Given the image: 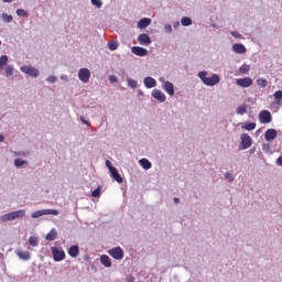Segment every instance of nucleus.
<instances>
[{"label":"nucleus","mask_w":282,"mask_h":282,"mask_svg":"<svg viewBox=\"0 0 282 282\" xmlns=\"http://www.w3.org/2000/svg\"><path fill=\"white\" fill-rule=\"evenodd\" d=\"M252 78L250 77H243V78H238L236 80V85H238V87H243V88H248V87H252Z\"/></svg>","instance_id":"nucleus-13"},{"label":"nucleus","mask_w":282,"mask_h":282,"mask_svg":"<svg viewBox=\"0 0 282 282\" xmlns=\"http://www.w3.org/2000/svg\"><path fill=\"white\" fill-rule=\"evenodd\" d=\"M29 162L26 160H22V159H15L13 161V165L15 166V169H21L22 166H28Z\"/></svg>","instance_id":"nucleus-25"},{"label":"nucleus","mask_w":282,"mask_h":282,"mask_svg":"<svg viewBox=\"0 0 282 282\" xmlns=\"http://www.w3.org/2000/svg\"><path fill=\"white\" fill-rule=\"evenodd\" d=\"M137 41L139 43V45H144L145 47H149V45H151L152 41H151V36H149V34L147 33H141L138 35Z\"/></svg>","instance_id":"nucleus-10"},{"label":"nucleus","mask_w":282,"mask_h":282,"mask_svg":"<svg viewBox=\"0 0 282 282\" xmlns=\"http://www.w3.org/2000/svg\"><path fill=\"white\" fill-rule=\"evenodd\" d=\"M13 17L12 15H10V14H8V13H2V21L4 22V23H12V21H13Z\"/></svg>","instance_id":"nucleus-37"},{"label":"nucleus","mask_w":282,"mask_h":282,"mask_svg":"<svg viewBox=\"0 0 282 282\" xmlns=\"http://www.w3.org/2000/svg\"><path fill=\"white\" fill-rule=\"evenodd\" d=\"M68 254L72 259H76L80 254V248L77 245H73L68 248Z\"/></svg>","instance_id":"nucleus-18"},{"label":"nucleus","mask_w":282,"mask_h":282,"mask_svg":"<svg viewBox=\"0 0 282 282\" xmlns=\"http://www.w3.org/2000/svg\"><path fill=\"white\" fill-rule=\"evenodd\" d=\"M15 14L18 17H22L23 19H28V17H30V13H28V11H25L24 9H18L15 11Z\"/></svg>","instance_id":"nucleus-34"},{"label":"nucleus","mask_w":282,"mask_h":282,"mask_svg":"<svg viewBox=\"0 0 282 282\" xmlns=\"http://www.w3.org/2000/svg\"><path fill=\"white\" fill-rule=\"evenodd\" d=\"M14 0H3L4 3H12Z\"/></svg>","instance_id":"nucleus-57"},{"label":"nucleus","mask_w":282,"mask_h":282,"mask_svg":"<svg viewBox=\"0 0 282 282\" xmlns=\"http://www.w3.org/2000/svg\"><path fill=\"white\" fill-rule=\"evenodd\" d=\"M230 34L234 36V39H243V35L237 31H231Z\"/></svg>","instance_id":"nucleus-44"},{"label":"nucleus","mask_w":282,"mask_h":282,"mask_svg":"<svg viewBox=\"0 0 282 282\" xmlns=\"http://www.w3.org/2000/svg\"><path fill=\"white\" fill-rule=\"evenodd\" d=\"M251 153H254V149L251 150Z\"/></svg>","instance_id":"nucleus-59"},{"label":"nucleus","mask_w":282,"mask_h":282,"mask_svg":"<svg viewBox=\"0 0 282 282\" xmlns=\"http://www.w3.org/2000/svg\"><path fill=\"white\" fill-rule=\"evenodd\" d=\"M241 129H245V131H254V129H257V123H254V122H249V123L243 122L241 124Z\"/></svg>","instance_id":"nucleus-24"},{"label":"nucleus","mask_w":282,"mask_h":282,"mask_svg":"<svg viewBox=\"0 0 282 282\" xmlns=\"http://www.w3.org/2000/svg\"><path fill=\"white\" fill-rule=\"evenodd\" d=\"M106 166L110 173H111L112 169H116V167H113V165L111 164V161H109V160L106 161Z\"/></svg>","instance_id":"nucleus-46"},{"label":"nucleus","mask_w":282,"mask_h":282,"mask_svg":"<svg viewBox=\"0 0 282 282\" xmlns=\"http://www.w3.org/2000/svg\"><path fill=\"white\" fill-rule=\"evenodd\" d=\"M225 178L228 180V182H235V175L230 172L225 173Z\"/></svg>","instance_id":"nucleus-43"},{"label":"nucleus","mask_w":282,"mask_h":282,"mask_svg":"<svg viewBox=\"0 0 282 282\" xmlns=\"http://www.w3.org/2000/svg\"><path fill=\"white\" fill-rule=\"evenodd\" d=\"M276 164H278V166H282V156L278 158Z\"/></svg>","instance_id":"nucleus-52"},{"label":"nucleus","mask_w":282,"mask_h":282,"mask_svg":"<svg viewBox=\"0 0 282 282\" xmlns=\"http://www.w3.org/2000/svg\"><path fill=\"white\" fill-rule=\"evenodd\" d=\"M1 45H2V42H1V40H0V47H1Z\"/></svg>","instance_id":"nucleus-60"},{"label":"nucleus","mask_w":282,"mask_h":282,"mask_svg":"<svg viewBox=\"0 0 282 282\" xmlns=\"http://www.w3.org/2000/svg\"><path fill=\"white\" fill-rule=\"evenodd\" d=\"M181 25H183L184 28H188V26L193 25V19H191L188 17H183L181 19Z\"/></svg>","instance_id":"nucleus-29"},{"label":"nucleus","mask_w":282,"mask_h":282,"mask_svg":"<svg viewBox=\"0 0 282 282\" xmlns=\"http://www.w3.org/2000/svg\"><path fill=\"white\" fill-rule=\"evenodd\" d=\"M159 82L162 84V89L169 96H175V86L173 83L166 80L164 77H160Z\"/></svg>","instance_id":"nucleus-4"},{"label":"nucleus","mask_w":282,"mask_h":282,"mask_svg":"<svg viewBox=\"0 0 282 282\" xmlns=\"http://www.w3.org/2000/svg\"><path fill=\"white\" fill-rule=\"evenodd\" d=\"M131 52L135 56H147L149 54V51L142 46H132Z\"/></svg>","instance_id":"nucleus-17"},{"label":"nucleus","mask_w":282,"mask_h":282,"mask_svg":"<svg viewBox=\"0 0 282 282\" xmlns=\"http://www.w3.org/2000/svg\"><path fill=\"white\" fill-rule=\"evenodd\" d=\"M44 215H54L55 217L59 215L58 210L56 209H41L33 212L31 214L32 219H39V217H43Z\"/></svg>","instance_id":"nucleus-6"},{"label":"nucleus","mask_w":282,"mask_h":282,"mask_svg":"<svg viewBox=\"0 0 282 282\" xmlns=\"http://www.w3.org/2000/svg\"><path fill=\"white\" fill-rule=\"evenodd\" d=\"M173 202H174V204H180V198L174 197V198H173Z\"/></svg>","instance_id":"nucleus-54"},{"label":"nucleus","mask_w":282,"mask_h":282,"mask_svg":"<svg viewBox=\"0 0 282 282\" xmlns=\"http://www.w3.org/2000/svg\"><path fill=\"white\" fill-rule=\"evenodd\" d=\"M262 149H263L264 153H270L272 148L270 147L269 143H263Z\"/></svg>","instance_id":"nucleus-45"},{"label":"nucleus","mask_w":282,"mask_h":282,"mask_svg":"<svg viewBox=\"0 0 282 282\" xmlns=\"http://www.w3.org/2000/svg\"><path fill=\"white\" fill-rule=\"evenodd\" d=\"M90 3L95 6V8H98V9L102 8V1L100 0H90Z\"/></svg>","instance_id":"nucleus-42"},{"label":"nucleus","mask_w":282,"mask_h":282,"mask_svg":"<svg viewBox=\"0 0 282 282\" xmlns=\"http://www.w3.org/2000/svg\"><path fill=\"white\" fill-rule=\"evenodd\" d=\"M151 23H152L151 18H143L138 21L137 28L139 30H147L149 25H151Z\"/></svg>","instance_id":"nucleus-15"},{"label":"nucleus","mask_w":282,"mask_h":282,"mask_svg":"<svg viewBox=\"0 0 282 282\" xmlns=\"http://www.w3.org/2000/svg\"><path fill=\"white\" fill-rule=\"evenodd\" d=\"M8 61H10L8 55L0 56V72H2L3 67H8Z\"/></svg>","instance_id":"nucleus-28"},{"label":"nucleus","mask_w":282,"mask_h":282,"mask_svg":"<svg viewBox=\"0 0 282 282\" xmlns=\"http://www.w3.org/2000/svg\"><path fill=\"white\" fill-rule=\"evenodd\" d=\"M163 30H164L165 34H173V25H171L169 23L164 24Z\"/></svg>","instance_id":"nucleus-39"},{"label":"nucleus","mask_w":282,"mask_h":282,"mask_svg":"<svg viewBox=\"0 0 282 282\" xmlns=\"http://www.w3.org/2000/svg\"><path fill=\"white\" fill-rule=\"evenodd\" d=\"M108 254L112 257V259H116L117 261H122V259H124V251L120 247H115L108 250Z\"/></svg>","instance_id":"nucleus-7"},{"label":"nucleus","mask_w":282,"mask_h":282,"mask_svg":"<svg viewBox=\"0 0 282 282\" xmlns=\"http://www.w3.org/2000/svg\"><path fill=\"white\" fill-rule=\"evenodd\" d=\"M29 243L30 246H32L33 248H36L39 246V238L36 236H31L29 238Z\"/></svg>","instance_id":"nucleus-35"},{"label":"nucleus","mask_w":282,"mask_h":282,"mask_svg":"<svg viewBox=\"0 0 282 282\" xmlns=\"http://www.w3.org/2000/svg\"><path fill=\"white\" fill-rule=\"evenodd\" d=\"M232 52H235V54H246L248 51L243 44H234Z\"/></svg>","instance_id":"nucleus-20"},{"label":"nucleus","mask_w":282,"mask_h":282,"mask_svg":"<svg viewBox=\"0 0 282 282\" xmlns=\"http://www.w3.org/2000/svg\"><path fill=\"white\" fill-rule=\"evenodd\" d=\"M127 83H128V87H130V89H138V80H135L133 78H127Z\"/></svg>","instance_id":"nucleus-32"},{"label":"nucleus","mask_w":282,"mask_h":282,"mask_svg":"<svg viewBox=\"0 0 282 282\" xmlns=\"http://www.w3.org/2000/svg\"><path fill=\"white\" fill-rule=\"evenodd\" d=\"M139 164L140 166H142V169H144V171H149V169L153 166V164L151 163V161H149V159H140Z\"/></svg>","instance_id":"nucleus-21"},{"label":"nucleus","mask_w":282,"mask_h":282,"mask_svg":"<svg viewBox=\"0 0 282 282\" xmlns=\"http://www.w3.org/2000/svg\"><path fill=\"white\" fill-rule=\"evenodd\" d=\"M126 281L127 282H135V278H133V275H128Z\"/></svg>","instance_id":"nucleus-51"},{"label":"nucleus","mask_w":282,"mask_h":282,"mask_svg":"<svg viewBox=\"0 0 282 282\" xmlns=\"http://www.w3.org/2000/svg\"><path fill=\"white\" fill-rule=\"evenodd\" d=\"M278 135H279V132H276L275 129H268L264 132V139L267 142H272V140H276Z\"/></svg>","instance_id":"nucleus-14"},{"label":"nucleus","mask_w":282,"mask_h":282,"mask_svg":"<svg viewBox=\"0 0 282 282\" xmlns=\"http://www.w3.org/2000/svg\"><path fill=\"white\" fill-rule=\"evenodd\" d=\"M17 254L22 261H30L31 254L29 251H18Z\"/></svg>","instance_id":"nucleus-27"},{"label":"nucleus","mask_w":282,"mask_h":282,"mask_svg":"<svg viewBox=\"0 0 282 282\" xmlns=\"http://www.w3.org/2000/svg\"><path fill=\"white\" fill-rule=\"evenodd\" d=\"M46 80H47V83H56V76H54V75H51V76H48L47 78H46Z\"/></svg>","instance_id":"nucleus-48"},{"label":"nucleus","mask_w":282,"mask_h":282,"mask_svg":"<svg viewBox=\"0 0 282 282\" xmlns=\"http://www.w3.org/2000/svg\"><path fill=\"white\" fill-rule=\"evenodd\" d=\"M138 96H144V91L138 90Z\"/></svg>","instance_id":"nucleus-55"},{"label":"nucleus","mask_w":282,"mask_h":282,"mask_svg":"<svg viewBox=\"0 0 282 282\" xmlns=\"http://www.w3.org/2000/svg\"><path fill=\"white\" fill-rule=\"evenodd\" d=\"M13 155L15 158H28L30 155L29 151H18V152H13Z\"/></svg>","instance_id":"nucleus-36"},{"label":"nucleus","mask_w":282,"mask_h":282,"mask_svg":"<svg viewBox=\"0 0 282 282\" xmlns=\"http://www.w3.org/2000/svg\"><path fill=\"white\" fill-rule=\"evenodd\" d=\"M173 28H174V30H180V21H174Z\"/></svg>","instance_id":"nucleus-50"},{"label":"nucleus","mask_w":282,"mask_h":282,"mask_svg":"<svg viewBox=\"0 0 282 282\" xmlns=\"http://www.w3.org/2000/svg\"><path fill=\"white\" fill-rule=\"evenodd\" d=\"M58 237V232L56 229H51V231L46 235L45 239L46 241H54Z\"/></svg>","instance_id":"nucleus-26"},{"label":"nucleus","mask_w":282,"mask_h":282,"mask_svg":"<svg viewBox=\"0 0 282 282\" xmlns=\"http://www.w3.org/2000/svg\"><path fill=\"white\" fill-rule=\"evenodd\" d=\"M239 72L241 74H248V72H250V65H247V64L241 65L239 68Z\"/></svg>","instance_id":"nucleus-40"},{"label":"nucleus","mask_w":282,"mask_h":282,"mask_svg":"<svg viewBox=\"0 0 282 282\" xmlns=\"http://www.w3.org/2000/svg\"><path fill=\"white\" fill-rule=\"evenodd\" d=\"M110 177H112V180H115V182H118V184H122L124 182V180L122 178V176L120 175V173H118V169H112V171L110 172Z\"/></svg>","instance_id":"nucleus-19"},{"label":"nucleus","mask_w":282,"mask_h":282,"mask_svg":"<svg viewBox=\"0 0 282 282\" xmlns=\"http://www.w3.org/2000/svg\"><path fill=\"white\" fill-rule=\"evenodd\" d=\"M52 254L54 261H63L65 259V251L63 249H58L56 247H52Z\"/></svg>","instance_id":"nucleus-11"},{"label":"nucleus","mask_w":282,"mask_h":282,"mask_svg":"<svg viewBox=\"0 0 282 282\" xmlns=\"http://www.w3.org/2000/svg\"><path fill=\"white\" fill-rule=\"evenodd\" d=\"M236 113L238 116H245V113H248V105L243 104L241 106H238L236 109Z\"/></svg>","instance_id":"nucleus-23"},{"label":"nucleus","mask_w":282,"mask_h":282,"mask_svg":"<svg viewBox=\"0 0 282 282\" xmlns=\"http://www.w3.org/2000/svg\"><path fill=\"white\" fill-rule=\"evenodd\" d=\"M61 80H68L67 75H61Z\"/></svg>","instance_id":"nucleus-53"},{"label":"nucleus","mask_w":282,"mask_h":282,"mask_svg":"<svg viewBox=\"0 0 282 282\" xmlns=\"http://www.w3.org/2000/svg\"><path fill=\"white\" fill-rule=\"evenodd\" d=\"M100 263H102L105 268H111V258L107 254H102L100 257Z\"/></svg>","instance_id":"nucleus-22"},{"label":"nucleus","mask_w":282,"mask_h":282,"mask_svg":"<svg viewBox=\"0 0 282 282\" xmlns=\"http://www.w3.org/2000/svg\"><path fill=\"white\" fill-rule=\"evenodd\" d=\"M80 122H83V124H86L87 127H91V123H89V121H87L85 117H80Z\"/></svg>","instance_id":"nucleus-49"},{"label":"nucleus","mask_w":282,"mask_h":282,"mask_svg":"<svg viewBox=\"0 0 282 282\" xmlns=\"http://www.w3.org/2000/svg\"><path fill=\"white\" fill-rule=\"evenodd\" d=\"M89 78H91V70L88 68H80L78 70V79L80 83L87 84L89 83Z\"/></svg>","instance_id":"nucleus-8"},{"label":"nucleus","mask_w":282,"mask_h":282,"mask_svg":"<svg viewBox=\"0 0 282 282\" xmlns=\"http://www.w3.org/2000/svg\"><path fill=\"white\" fill-rule=\"evenodd\" d=\"M6 140V137L3 134H0V142H3Z\"/></svg>","instance_id":"nucleus-56"},{"label":"nucleus","mask_w":282,"mask_h":282,"mask_svg":"<svg viewBox=\"0 0 282 282\" xmlns=\"http://www.w3.org/2000/svg\"><path fill=\"white\" fill-rule=\"evenodd\" d=\"M273 98L275 100V105H281L282 100V90H278L273 94Z\"/></svg>","instance_id":"nucleus-33"},{"label":"nucleus","mask_w":282,"mask_h":282,"mask_svg":"<svg viewBox=\"0 0 282 282\" xmlns=\"http://www.w3.org/2000/svg\"><path fill=\"white\" fill-rule=\"evenodd\" d=\"M212 28H218L217 24H212Z\"/></svg>","instance_id":"nucleus-58"},{"label":"nucleus","mask_w":282,"mask_h":282,"mask_svg":"<svg viewBox=\"0 0 282 282\" xmlns=\"http://www.w3.org/2000/svg\"><path fill=\"white\" fill-rule=\"evenodd\" d=\"M258 87H260L261 89H265V87H268V79L261 77V78H258L256 80Z\"/></svg>","instance_id":"nucleus-30"},{"label":"nucleus","mask_w":282,"mask_h":282,"mask_svg":"<svg viewBox=\"0 0 282 282\" xmlns=\"http://www.w3.org/2000/svg\"><path fill=\"white\" fill-rule=\"evenodd\" d=\"M20 72L26 74V76H30L31 78H39V76H41V70L32 65L21 66Z\"/></svg>","instance_id":"nucleus-3"},{"label":"nucleus","mask_w":282,"mask_h":282,"mask_svg":"<svg viewBox=\"0 0 282 282\" xmlns=\"http://www.w3.org/2000/svg\"><path fill=\"white\" fill-rule=\"evenodd\" d=\"M259 120L261 124H270L272 122V113L268 110H262L259 113Z\"/></svg>","instance_id":"nucleus-9"},{"label":"nucleus","mask_w":282,"mask_h":282,"mask_svg":"<svg viewBox=\"0 0 282 282\" xmlns=\"http://www.w3.org/2000/svg\"><path fill=\"white\" fill-rule=\"evenodd\" d=\"M25 217V209H19L0 216V223L6 224V221H14V219H21Z\"/></svg>","instance_id":"nucleus-2"},{"label":"nucleus","mask_w":282,"mask_h":282,"mask_svg":"<svg viewBox=\"0 0 282 282\" xmlns=\"http://www.w3.org/2000/svg\"><path fill=\"white\" fill-rule=\"evenodd\" d=\"M240 144L239 149L240 151H246V149H250L252 147V137H250L248 133H242L240 135Z\"/></svg>","instance_id":"nucleus-5"},{"label":"nucleus","mask_w":282,"mask_h":282,"mask_svg":"<svg viewBox=\"0 0 282 282\" xmlns=\"http://www.w3.org/2000/svg\"><path fill=\"white\" fill-rule=\"evenodd\" d=\"M151 96L152 98H155V100H158L159 102H166V95L158 88L152 90Z\"/></svg>","instance_id":"nucleus-12"},{"label":"nucleus","mask_w":282,"mask_h":282,"mask_svg":"<svg viewBox=\"0 0 282 282\" xmlns=\"http://www.w3.org/2000/svg\"><path fill=\"white\" fill-rule=\"evenodd\" d=\"M4 74H6L7 78H10V76H13L14 75V66L7 65L4 68Z\"/></svg>","instance_id":"nucleus-31"},{"label":"nucleus","mask_w":282,"mask_h":282,"mask_svg":"<svg viewBox=\"0 0 282 282\" xmlns=\"http://www.w3.org/2000/svg\"><path fill=\"white\" fill-rule=\"evenodd\" d=\"M120 44L118 42H108V48L111 51V52H116V50H118V46Z\"/></svg>","instance_id":"nucleus-38"},{"label":"nucleus","mask_w":282,"mask_h":282,"mask_svg":"<svg viewBox=\"0 0 282 282\" xmlns=\"http://www.w3.org/2000/svg\"><path fill=\"white\" fill-rule=\"evenodd\" d=\"M100 191H102V186H98L95 191L91 192V197H100Z\"/></svg>","instance_id":"nucleus-41"},{"label":"nucleus","mask_w":282,"mask_h":282,"mask_svg":"<svg viewBox=\"0 0 282 282\" xmlns=\"http://www.w3.org/2000/svg\"><path fill=\"white\" fill-rule=\"evenodd\" d=\"M197 77L207 87H215V85H219V83H221V77L217 74H212V76L208 77V70L198 72Z\"/></svg>","instance_id":"nucleus-1"},{"label":"nucleus","mask_w":282,"mask_h":282,"mask_svg":"<svg viewBox=\"0 0 282 282\" xmlns=\"http://www.w3.org/2000/svg\"><path fill=\"white\" fill-rule=\"evenodd\" d=\"M108 79H109V83H118V77L116 75H110Z\"/></svg>","instance_id":"nucleus-47"},{"label":"nucleus","mask_w":282,"mask_h":282,"mask_svg":"<svg viewBox=\"0 0 282 282\" xmlns=\"http://www.w3.org/2000/svg\"><path fill=\"white\" fill-rule=\"evenodd\" d=\"M143 85L147 89H153V87H158V80L153 77L143 78Z\"/></svg>","instance_id":"nucleus-16"}]
</instances>
